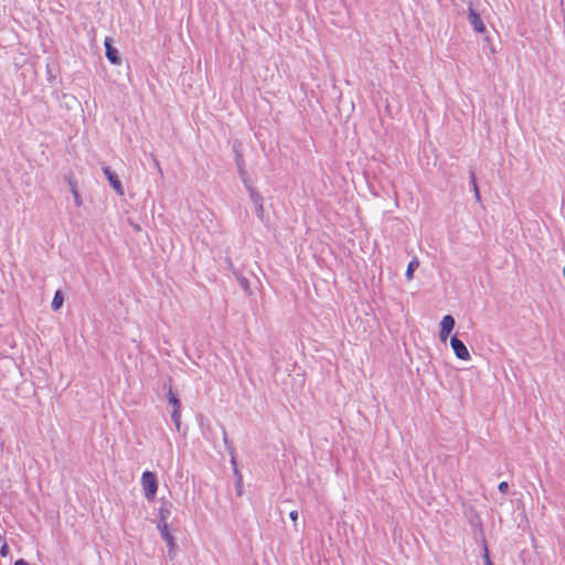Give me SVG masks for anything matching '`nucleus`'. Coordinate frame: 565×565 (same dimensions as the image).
I'll return each instance as SVG.
<instances>
[{
	"label": "nucleus",
	"instance_id": "9d476101",
	"mask_svg": "<svg viewBox=\"0 0 565 565\" xmlns=\"http://www.w3.org/2000/svg\"><path fill=\"white\" fill-rule=\"evenodd\" d=\"M63 302H64V297L62 295V292L60 290H57L53 297V300H52V309L54 311H57L62 306H63Z\"/></svg>",
	"mask_w": 565,
	"mask_h": 565
},
{
	"label": "nucleus",
	"instance_id": "6e6552de",
	"mask_svg": "<svg viewBox=\"0 0 565 565\" xmlns=\"http://www.w3.org/2000/svg\"><path fill=\"white\" fill-rule=\"evenodd\" d=\"M171 511L169 507L161 505L158 510V522L157 525L169 524Z\"/></svg>",
	"mask_w": 565,
	"mask_h": 565
},
{
	"label": "nucleus",
	"instance_id": "20e7f679",
	"mask_svg": "<svg viewBox=\"0 0 565 565\" xmlns=\"http://www.w3.org/2000/svg\"><path fill=\"white\" fill-rule=\"evenodd\" d=\"M157 529L163 541L167 543L169 555L172 557L174 555L177 545L174 536L170 531L169 524L157 525Z\"/></svg>",
	"mask_w": 565,
	"mask_h": 565
},
{
	"label": "nucleus",
	"instance_id": "7ed1b4c3",
	"mask_svg": "<svg viewBox=\"0 0 565 565\" xmlns=\"http://www.w3.org/2000/svg\"><path fill=\"white\" fill-rule=\"evenodd\" d=\"M450 345H451V349L455 353V355L461 360V361H469L471 359V355H470V352L468 350V348L466 347V344L460 340L458 339L456 335H454L451 339H450Z\"/></svg>",
	"mask_w": 565,
	"mask_h": 565
},
{
	"label": "nucleus",
	"instance_id": "f3484780",
	"mask_svg": "<svg viewBox=\"0 0 565 565\" xmlns=\"http://www.w3.org/2000/svg\"><path fill=\"white\" fill-rule=\"evenodd\" d=\"M235 475L237 476V488H238V494H241V488H242V476L239 475L238 470L235 468L234 470Z\"/></svg>",
	"mask_w": 565,
	"mask_h": 565
},
{
	"label": "nucleus",
	"instance_id": "1a4fd4ad",
	"mask_svg": "<svg viewBox=\"0 0 565 565\" xmlns=\"http://www.w3.org/2000/svg\"><path fill=\"white\" fill-rule=\"evenodd\" d=\"M419 267V262L417 258H413L407 266L405 277L408 281H412L414 279V273Z\"/></svg>",
	"mask_w": 565,
	"mask_h": 565
},
{
	"label": "nucleus",
	"instance_id": "ddd939ff",
	"mask_svg": "<svg viewBox=\"0 0 565 565\" xmlns=\"http://www.w3.org/2000/svg\"><path fill=\"white\" fill-rule=\"evenodd\" d=\"M250 200L253 201L254 205L263 203V198L259 193L256 191H250Z\"/></svg>",
	"mask_w": 565,
	"mask_h": 565
},
{
	"label": "nucleus",
	"instance_id": "a211bd4d",
	"mask_svg": "<svg viewBox=\"0 0 565 565\" xmlns=\"http://www.w3.org/2000/svg\"><path fill=\"white\" fill-rule=\"evenodd\" d=\"M289 518L294 522L295 526H297V520H298V511L294 510L289 513Z\"/></svg>",
	"mask_w": 565,
	"mask_h": 565
},
{
	"label": "nucleus",
	"instance_id": "9b49d317",
	"mask_svg": "<svg viewBox=\"0 0 565 565\" xmlns=\"http://www.w3.org/2000/svg\"><path fill=\"white\" fill-rule=\"evenodd\" d=\"M168 399H169V403L172 405V409H180L181 408L180 401L177 397V395L173 392L171 386L169 387V391H168Z\"/></svg>",
	"mask_w": 565,
	"mask_h": 565
},
{
	"label": "nucleus",
	"instance_id": "2eb2a0df",
	"mask_svg": "<svg viewBox=\"0 0 565 565\" xmlns=\"http://www.w3.org/2000/svg\"><path fill=\"white\" fill-rule=\"evenodd\" d=\"M498 489L500 492L505 493L509 490V483L507 481H502L499 483Z\"/></svg>",
	"mask_w": 565,
	"mask_h": 565
},
{
	"label": "nucleus",
	"instance_id": "4be33fe9",
	"mask_svg": "<svg viewBox=\"0 0 565 565\" xmlns=\"http://www.w3.org/2000/svg\"><path fill=\"white\" fill-rule=\"evenodd\" d=\"M14 565H30L26 561L20 558L18 561H15Z\"/></svg>",
	"mask_w": 565,
	"mask_h": 565
},
{
	"label": "nucleus",
	"instance_id": "f257e3e1",
	"mask_svg": "<svg viewBox=\"0 0 565 565\" xmlns=\"http://www.w3.org/2000/svg\"><path fill=\"white\" fill-rule=\"evenodd\" d=\"M141 487L148 501H153L158 491L157 476L151 471H145L141 476Z\"/></svg>",
	"mask_w": 565,
	"mask_h": 565
},
{
	"label": "nucleus",
	"instance_id": "f03ea898",
	"mask_svg": "<svg viewBox=\"0 0 565 565\" xmlns=\"http://www.w3.org/2000/svg\"><path fill=\"white\" fill-rule=\"evenodd\" d=\"M455 319L450 315H446L439 322V340L446 342L455 328Z\"/></svg>",
	"mask_w": 565,
	"mask_h": 565
},
{
	"label": "nucleus",
	"instance_id": "6ab92c4d",
	"mask_svg": "<svg viewBox=\"0 0 565 565\" xmlns=\"http://www.w3.org/2000/svg\"><path fill=\"white\" fill-rule=\"evenodd\" d=\"M255 207H256V213H257V215L262 218V217H263V215H264V206H263V203L257 204Z\"/></svg>",
	"mask_w": 565,
	"mask_h": 565
},
{
	"label": "nucleus",
	"instance_id": "aec40b11",
	"mask_svg": "<svg viewBox=\"0 0 565 565\" xmlns=\"http://www.w3.org/2000/svg\"><path fill=\"white\" fill-rule=\"evenodd\" d=\"M483 559H484V565H488V562H491L490 556H489V551L487 547H484Z\"/></svg>",
	"mask_w": 565,
	"mask_h": 565
},
{
	"label": "nucleus",
	"instance_id": "0eeeda50",
	"mask_svg": "<svg viewBox=\"0 0 565 565\" xmlns=\"http://www.w3.org/2000/svg\"><path fill=\"white\" fill-rule=\"evenodd\" d=\"M105 49L108 61L114 65L120 64L121 61L119 57V53L115 47L111 46L110 39L108 38L105 40Z\"/></svg>",
	"mask_w": 565,
	"mask_h": 565
},
{
	"label": "nucleus",
	"instance_id": "4468645a",
	"mask_svg": "<svg viewBox=\"0 0 565 565\" xmlns=\"http://www.w3.org/2000/svg\"><path fill=\"white\" fill-rule=\"evenodd\" d=\"M72 193H73L76 206H81L82 205V198H81V195H79V193H78V191H77L75 185H72Z\"/></svg>",
	"mask_w": 565,
	"mask_h": 565
},
{
	"label": "nucleus",
	"instance_id": "dca6fc26",
	"mask_svg": "<svg viewBox=\"0 0 565 565\" xmlns=\"http://www.w3.org/2000/svg\"><path fill=\"white\" fill-rule=\"evenodd\" d=\"M8 554H9V546H8V544H6V543H4V544L1 546V548H0V555H1L2 557H6V556H8Z\"/></svg>",
	"mask_w": 565,
	"mask_h": 565
},
{
	"label": "nucleus",
	"instance_id": "412c9836",
	"mask_svg": "<svg viewBox=\"0 0 565 565\" xmlns=\"http://www.w3.org/2000/svg\"><path fill=\"white\" fill-rule=\"evenodd\" d=\"M472 184H473V190H475V193H476V198L479 200V198H480L479 190H478V186H477V183H476L475 179H472Z\"/></svg>",
	"mask_w": 565,
	"mask_h": 565
},
{
	"label": "nucleus",
	"instance_id": "39448f33",
	"mask_svg": "<svg viewBox=\"0 0 565 565\" xmlns=\"http://www.w3.org/2000/svg\"><path fill=\"white\" fill-rule=\"evenodd\" d=\"M103 172H104L105 177L107 178L110 186L114 189V191L119 196H124L125 195V190H124L121 181L118 179L116 173H114L108 167H105L103 169Z\"/></svg>",
	"mask_w": 565,
	"mask_h": 565
},
{
	"label": "nucleus",
	"instance_id": "f8f14e48",
	"mask_svg": "<svg viewBox=\"0 0 565 565\" xmlns=\"http://www.w3.org/2000/svg\"><path fill=\"white\" fill-rule=\"evenodd\" d=\"M171 418L175 425L177 430H180L181 426V408L180 409H172L171 412Z\"/></svg>",
	"mask_w": 565,
	"mask_h": 565
},
{
	"label": "nucleus",
	"instance_id": "423d86ee",
	"mask_svg": "<svg viewBox=\"0 0 565 565\" xmlns=\"http://www.w3.org/2000/svg\"><path fill=\"white\" fill-rule=\"evenodd\" d=\"M468 20L477 33L486 32L484 23L482 22L480 15L473 9L469 10Z\"/></svg>",
	"mask_w": 565,
	"mask_h": 565
}]
</instances>
